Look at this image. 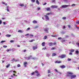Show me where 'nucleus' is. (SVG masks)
<instances>
[{
	"instance_id": "15",
	"label": "nucleus",
	"mask_w": 79,
	"mask_h": 79,
	"mask_svg": "<svg viewBox=\"0 0 79 79\" xmlns=\"http://www.w3.org/2000/svg\"><path fill=\"white\" fill-rule=\"evenodd\" d=\"M27 62H24L23 63L24 67H26V64H27Z\"/></svg>"
},
{
	"instance_id": "52",
	"label": "nucleus",
	"mask_w": 79,
	"mask_h": 79,
	"mask_svg": "<svg viewBox=\"0 0 79 79\" xmlns=\"http://www.w3.org/2000/svg\"><path fill=\"white\" fill-rule=\"evenodd\" d=\"M30 29V27H28L27 29V31H29Z\"/></svg>"
},
{
	"instance_id": "4",
	"label": "nucleus",
	"mask_w": 79,
	"mask_h": 79,
	"mask_svg": "<svg viewBox=\"0 0 79 79\" xmlns=\"http://www.w3.org/2000/svg\"><path fill=\"white\" fill-rule=\"evenodd\" d=\"M48 28L46 27L45 28V29L44 30V31L45 32H46V33H48Z\"/></svg>"
},
{
	"instance_id": "24",
	"label": "nucleus",
	"mask_w": 79,
	"mask_h": 79,
	"mask_svg": "<svg viewBox=\"0 0 79 79\" xmlns=\"http://www.w3.org/2000/svg\"><path fill=\"white\" fill-rule=\"evenodd\" d=\"M19 5L20 6L23 7V6H24V4H20Z\"/></svg>"
},
{
	"instance_id": "27",
	"label": "nucleus",
	"mask_w": 79,
	"mask_h": 79,
	"mask_svg": "<svg viewBox=\"0 0 79 79\" xmlns=\"http://www.w3.org/2000/svg\"><path fill=\"white\" fill-rule=\"evenodd\" d=\"M61 34H65V32H64V31H61Z\"/></svg>"
},
{
	"instance_id": "8",
	"label": "nucleus",
	"mask_w": 79,
	"mask_h": 79,
	"mask_svg": "<svg viewBox=\"0 0 79 79\" xmlns=\"http://www.w3.org/2000/svg\"><path fill=\"white\" fill-rule=\"evenodd\" d=\"M76 77V75H72L71 76V79H74V78H75V77Z\"/></svg>"
},
{
	"instance_id": "32",
	"label": "nucleus",
	"mask_w": 79,
	"mask_h": 79,
	"mask_svg": "<svg viewBox=\"0 0 79 79\" xmlns=\"http://www.w3.org/2000/svg\"><path fill=\"white\" fill-rule=\"evenodd\" d=\"M55 71H56V72H57V73H59V72H58V70L57 69H55Z\"/></svg>"
},
{
	"instance_id": "14",
	"label": "nucleus",
	"mask_w": 79,
	"mask_h": 79,
	"mask_svg": "<svg viewBox=\"0 0 79 79\" xmlns=\"http://www.w3.org/2000/svg\"><path fill=\"white\" fill-rule=\"evenodd\" d=\"M47 39V36H44L43 38L44 40H45V39Z\"/></svg>"
},
{
	"instance_id": "26",
	"label": "nucleus",
	"mask_w": 79,
	"mask_h": 79,
	"mask_svg": "<svg viewBox=\"0 0 79 79\" xmlns=\"http://www.w3.org/2000/svg\"><path fill=\"white\" fill-rule=\"evenodd\" d=\"M10 66V64H8L7 65H6V68H8Z\"/></svg>"
},
{
	"instance_id": "59",
	"label": "nucleus",
	"mask_w": 79,
	"mask_h": 79,
	"mask_svg": "<svg viewBox=\"0 0 79 79\" xmlns=\"http://www.w3.org/2000/svg\"><path fill=\"white\" fill-rule=\"evenodd\" d=\"M31 59L32 60H35V58H34V57H32L31 58Z\"/></svg>"
},
{
	"instance_id": "43",
	"label": "nucleus",
	"mask_w": 79,
	"mask_h": 79,
	"mask_svg": "<svg viewBox=\"0 0 79 79\" xmlns=\"http://www.w3.org/2000/svg\"><path fill=\"white\" fill-rule=\"evenodd\" d=\"M47 49L46 47L43 48L42 49V50H45Z\"/></svg>"
},
{
	"instance_id": "5",
	"label": "nucleus",
	"mask_w": 79,
	"mask_h": 79,
	"mask_svg": "<svg viewBox=\"0 0 79 79\" xmlns=\"http://www.w3.org/2000/svg\"><path fill=\"white\" fill-rule=\"evenodd\" d=\"M35 73H36V74H36V76H40V73H39V72H38L37 70L35 71Z\"/></svg>"
},
{
	"instance_id": "44",
	"label": "nucleus",
	"mask_w": 79,
	"mask_h": 79,
	"mask_svg": "<svg viewBox=\"0 0 79 79\" xmlns=\"http://www.w3.org/2000/svg\"><path fill=\"white\" fill-rule=\"evenodd\" d=\"M69 55H73V53H72L71 52H70L69 53Z\"/></svg>"
},
{
	"instance_id": "29",
	"label": "nucleus",
	"mask_w": 79,
	"mask_h": 79,
	"mask_svg": "<svg viewBox=\"0 0 79 79\" xmlns=\"http://www.w3.org/2000/svg\"><path fill=\"white\" fill-rule=\"evenodd\" d=\"M76 54L77 55H79V51H76Z\"/></svg>"
},
{
	"instance_id": "22",
	"label": "nucleus",
	"mask_w": 79,
	"mask_h": 79,
	"mask_svg": "<svg viewBox=\"0 0 79 79\" xmlns=\"http://www.w3.org/2000/svg\"><path fill=\"white\" fill-rule=\"evenodd\" d=\"M36 3H37V4L38 5H39L40 4V3L39 2V1H38V0H36Z\"/></svg>"
},
{
	"instance_id": "34",
	"label": "nucleus",
	"mask_w": 79,
	"mask_h": 79,
	"mask_svg": "<svg viewBox=\"0 0 79 79\" xmlns=\"http://www.w3.org/2000/svg\"><path fill=\"white\" fill-rule=\"evenodd\" d=\"M31 2H33V3H34L35 2V0H31Z\"/></svg>"
},
{
	"instance_id": "36",
	"label": "nucleus",
	"mask_w": 79,
	"mask_h": 79,
	"mask_svg": "<svg viewBox=\"0 0 79 79\" xmlns=\"http://www.w3.org/2000/svg\"><path fill=\"white\" fill-rule=\"evenodd\" d=\"M35 74V72H33V73H31V75H34V74Z\"/></svg>"
},
{
	"instance_id": "11",
	"label": "nucleus",
	"mask_w": 79,
	"mask_h": 79,
	"mask_svg": "<svg viewBox=\"0 0 79 79\" xmlns=\"http://www.w3.org/2000/svg\"><path fill=\"white\" fill-rule=\"evenodd\" d=\"M18 60H16L15 58L13 59L12 60H11V61H15V62H16L17 61H18Z\"/></svg>"
},
{
	"instance_id": "23",
	"label": "nucleus",
	"mask_w": 79,
	"mask_h": 79,
	"mask_svg": "<svg viewBox=\"0 0 79 79\" xmlns=\"http://www.w3.org/2000/svg\"><path fill=\"white\" fill-rule=\"evenodd\" d=\"M35 40H29V42H32L35 41Z\"/></svg>"
},
{
	"instance_id": "9",
	"label": "nucleus",
	"mask_w": 79,
	"mask_h": 79,
	"mask_svg": "<svg viewBox=\"0 0 79 79\" xmlns=\"http://www.w3.org/2000/svg\"><path fill=\"white\" fill-rule=\"evenodd\" d=\"M68 6H69V5H63L62 6V8H66V7H68Z\"/></svg>"
},
{
	"instance_id": "16",
	"label": "nucleus",
	"mask_w": 79,
	"mask_h": 79,
	"mask_svg": "<svg viewBox=\"0 0 79 79\" xmlns=\"http://www.w3.org/2000/svg\"><path fill=\"white\" fill-rule=\"evenodd\" d=\"M55 63H61V61H59L58 60H57L55 62Z\"/></svg>"
},
{
	"instance_id": "42",
	"label": "nucleus",
	"mask_w": 79,
	"mask_h": 79,
	"mask_svg": "<svg viewBox=\"0 0 79 79\" xmlns=\"http://www.w3.org/2000/svg\"><path fill=\"white\" fill-rule=\"evenodd\" d=\"M30 37H34V35L31 34H30Z\"/></svg>"
},
{
	"instance_id": "21",
	"label": "nucleus",
	"mask_w": 79,
	"mask_h": 79,
	"mask_svg": "<svg viewBox=\"0 0 79 79\" xmlns=\"http://www.w3.org/2000/svg\"><path fill=\"white\" fill-rule=\"evenodd\" d=\"M70 52H74V49H71L69 50Z\"/></svg>"
},
{
	"instance_id": "51",
	"label": "nucleus",
	"mask_w": 79,
	"mask_h": 79,
	"mask_svg": "<svg viewBox=\"0 0 79 79\" xmlns=\"http://www.w3.org/2000/svg\"><path fill=\"white\" fill-rule=\"evenodd\" d=\"M65 28H66V27H65V26H64L63 27V29H65Z\"/></svg>"
},
{
	"instance_id": "17",
	"label": "nucleus",
	"mask_w": 79,
	"mask_h": 79,
	"mask_svg": "<svg viewBox=\"0 0 79 79\" xmlns=\"http://www.w3.org/2000/svg\"><path fill=\"white\" fill-rule=\"evenodd\" d=\"M48 45L49 46H52L53 45V43H48Z\"/></svg>"
},
{
	"instance_id": "62",
	"label": "nucleus",
	"mask_w": 79,
	"mask_h": 79,
	"mask_svg": "<svg viewBox=\"0 0 79 79\" xmlns=\"http://www.w3.org/2000/svg\"><path fill=\"white\" fill-rule=\"evenodd\" d=\"M50 74H48V77H50Z\"/></svg>"
},
{
	"instance_id": "2",
	"label": "nucleus",
	"mask_w": 79,
	"mask_h": 79,
	"mask_svg": "<svg viewBox=\"0 0 79 79\" xmlns=\"http://www.w3.org/2000/svg\"><path fill=\"white\" fill-rule=\"evenodd\" d=\"M66 57L65 55H62L61 56H59V58H60L61 59H63V58H65Z\"/></svg>"
},
{
	"instance_id": "33",
	"label": "nucleus",
	"mask_w": 79,
	"mask_h": 79,
	"mask_svg": "<svg viewBox=\"0 0 79 79\" xmlns=\"http://www.w3.org/2000/svg\"><path fill=\"white\" fill-rule=\"evenodd\" d=\"M6 36V37H10L11 36V35H7Z\"/></svg>"
},
{
	"instance_id": "53",
	"label": "nucleus",
	"mask_w": 79,
	"mask_h": 79,
	"mask_svg": "<svg viewBox=\"0 0 79 79\" xmlns=\"http://www.w3.org/2000/svg\"><path fill=\"white\" fill-rule=\"evenodd\" d=\"M68 61H71V59L69 58V59H68Z\"/></svg>"
},
{
	"instance_id": "1",
	"label": "nucleus",
	"mask_w": 79,
	"mask_h": 79,
	"mask_svg": "<svg viewBox=\"0 0 79 79\" xmlns=\"http://www.w3.org/2000/svg\"><path fill=\"white\" fill-rule=\"evenodd\" d=\"M73 73L70 72H68L67 73L66 76H71V75H73Z\"/></svg>"
},
{
	"instance_id": "38",
	"label": "nucleus",
	"mask_w": 79,
	"mask_h": 79,
	"mask_svg": "<svg viewBox=\"0 0 79 79\" xmlns=\"http://www.w3.org/2000/svg\"><path fill=\"white\" fill-rule=\"evenodd\" d=\"M18 32H22V31H21V30H19L18 31Z\"/></svg>"
},
{
	"instance_id": "60",
	"label": "nucleus",
	"mask_w": 79,
	"mask_h": 79,
	"mask_svg": "<svg viewBox=\"0 0 79 79\" xmlns=\"http://www.w3.org/2000/svg\"><path fill=\"white\" fill-rule=\"evenodd\" d=\"M14 42V41L13 40H10V42Z\"/></svg>"
},
{
	"instance_id": "40",
	"label": "nucleus",
	"mask_w": 79,
	"mask_h": 79,
	"mask_svg": "<svg viewBox=\"0 0 79 79\" xmlns=\"http://www.w3.org/2000/svg\"><path fill=\"white\" fill-rule=\"evenodd\" d=\"M75 5H76L75 4H73L71 5V6H74Z\"/></svg>"
},
{
	"instance_id": "18",
	"label": "nucleus",
	"mask_w": 79,
	"mask_h": 79,
	"mask_svg": "<svg viewBox=\"0 0 79 79\" xmlns=\"http://www.w3.org/2000/svg\"><path fill=\"white\" fill-rule=\"evenodd\" d=\"M46 10L47 11H50V7H48L46 8Z\"/></svg>"
},
{
	"instance_id": "39",
	"label": "nucleus",
	"mask_w": 79,
	"mask_h": 79,
	"mask_svg": "<svg viewBox=\"0 0 79 79\" xmlns=\"http://www.w3.org/2000/svg\"><path fill=\"white\" fill-rule=\"evenodd\" d=\"M52 3H55V0H53L52 1Z\"/></svg>"
},
{
	"instance_id": "13",
	"label": "nucleus",
	"mask_w": 79,
	"mask_h": 79,
	"mask_svg": "<svg viewBox=\"0 0 79 79\" xmlns=\"http://www.w3.org/2000/svg\"><path fill=\"white\" fill-rule=\"evenodd\" d=\"M56 54L53 53L52 54V56H56Z\"/></svg>"
},
{
	"instance_id": "30",
	"label": "nucleus",
	"mask_w": 79,
	"mask_h": 79,
	"mask_svg": "<svg viewBox=\"0 0 79 79\" xmlns=\"http://www.w3.org/2000/svg\"><path fill=\"white\" fill-rule=\"evenodd\" d=\"M55 49H56V48L55 47H52L51 48V50H55Z\"/></svg>"
},
{
	"instance_id": "61",
	"label": "nucleus",
	"mask_w": 79,
	"mask_h": 79,
	"mask_svg": "<svg viewBox=\"0 0 79 79\" xmlns=\"http://www.w3.org/2000/svg\"><path fill=\"white\" fill-rule=\"evenodd\" d=\"M41 64H42V66H44V64H43V63H42Z\"/></svg>"
},
{
	"instance_id": "6",
	"label": "nucleus",
	"mask_w": 79,
	"mask_h": 79,
	"mask_svg": "<svg viewBox=\"0 0 79 79\" xmlns=\"http://www.w3.org/2000/svg\"><path fill=\"white\" fill-rule=\"evenodd\" d=\"M44 17H45L47 20H49V17H48V15H44Z\"/></svg>"
},
{
	"instance_id": "20",
	"label": "nucleus",
	"mask_w": 79,
	"mask_h": 79,
	"mask_svg": "<svg viewBox=\"0 0 79 79\" xmlns=\"http://www.w3.org/2000/svg\"><path fill=\"white\" fill-rule=\"evenodd\" d=\"M52 14H53V13H52V12H50L49 13H48L47 14H46V15H52Z\"/></svg>"
},
{
	"instance_id": "19",
	"label": "nucleus",
	"mask_w": 79,
	"mask_h": 79,
	"mask_svg": "<svg viewBox=\"0 0 79 79\" xmlns=\"http://www.w3.org/2000/svg\"><path fill=\"white\" fill-rule=\"evenodd\" d=\"M31 57H32V56L30 55V56H29L28 57V59H27V60H30V59H31Z\"/></svg>"
},
{
	"instance_id": "45",
	"label": "nucleus",
	"mask_w": 79,
	"mask_h": 79,
	"mask_svg": "<svg viewBox=\"0 0 79 79\" xmlns=\"http://www.w3.org/2000/svg\"><path fill=\"white\" fill-rule=\"evenodd\" d=\"M17 67H21V65L19 64H18L17 65Z\"/></svg>"
},
{
	"instance_id": "12",
	"label": "nucleus",
	"mask_w": 79,
	"mask_h": 79,
	"mask_svg": "<svg viewBox=\"0 0 79 79\" xmlns=\"http://www.w3.org/2000/svg\"><path fill=\"white\" fill-rule=\"evenodd\" d=\"M45 42H43L42 44V45L43 47L45 46Z\"/></svg>"
},
{
	"instance_id": "48",
	"label": "nucleus",
	"mask_w": 79,
	"mask_h": 79,
	"mask_svg": "<svg viewBox=\"0 0 79 79\" xmlns=\"http://www.w3.org/2000/svg\"><path fill=\"white\" fill-rule=\"evenodd\" d=\"M11 50L10 49L7 50V52H9V51H11Z\"/></svg>"
},
{
	"instance_id": "46",
	"label": "nucleus",
	"mask_w": 79,
	"mask_h": 79,
	"mask_svg": "<svg viewBox=\"0 0 79 79\" xmlns=\"http://www.w3.org/2000/svg\"><path fill=\"white\" fill-rule=\"evenodd\" d=\"M56 43L55 42L54 43H53V45H56Z\"/></svg>"
},
{
	"instance_id": "31",
	"label": "nucleus",
	"mask_w": 79,
	"mask_h": 79,
	"mask_svg": "<svg viewBox=\"0 0 79 79\" xmlns=\"http://www.w3.org/2000/svg\"><path fill=\"white\" fill-rule=\"evenodd\" d=\"M48 74H49V73H51V71L50 70H48Z\"/></svg>"
},
{
	"instance_id": "55",
	"label": "nucleus",
	"mask_w": 79,
	"mask_h": 79,
	"mask_svg": "<svg viewBox=\"0 0 79 79\" xmlns=\"http://www.w3.org/2000/svg\"><path fill=\"white\" fill-rule=\"evenodd\" d=\"M20 47V45H17V47Z\"/></svg>"
},
{
	"instance_id": "58",
	"label": "nucleus",
	"mask_w": 79,
	"mask_h": 79,
	"mask_svg": "<svg viewBox=\"0 0 79 79\" xmlns=\"http://www.w3.org/2000/svg\"><path fill=\"white\" fill-rule=\"evenodd\" d=\"M38 27H39L38 26H36V27H35V29H36V28H38Z\"/></svg>"
},
{
	"instance_id": "35",
	"label": "nucleus",
	"mask_w": 79,
	"mask_h": 79,
	"mask_svg": "<svg viewBox=\"0 0 79 79\" xmlns=\"http://www.w3.org/2000/svg\"><path fill=\"white\" fill-rule=\"evenodd\" d=\"M62 42H65V40H61Z\"/></svg>"
},
{
	"instance_id": "50",
	"label": "nucleus",
	"mask_w": 79,
	"mask_h": 79,
	"mask_svg": "<svg viewBox=\"0 0 79 79\" xmlns=\"http://www.w3.org/2000/svg\"><path fill=\"white\" fill-rule=\"evenodd\" d=\"M29 35V34L28 33V34H26L25 35V36H27V35Z\"/></svg>"
},
{
	"instance_id": "56",
	"label": "nucleus",
	"mask_w": 79,
	"mask_h": 79,
	"mask_svg": "<svg viewBox=\"0 0 79 79\" xmlns=\"http://www.w3.org/2000/svg\"><path fill=\"white\" fill-rule=\"evenodd\" d=\"M2 23V20H0V24H1Z\"/></svg>"
},
{
	"instance_id": "49",
	"label": "nucleus",
	"mask_w": 79,
	"mask_h": 79,
	"mask_svg": "<svg viewBox=\"0 0 79 79\" xmlns=\"http://www.w3.org/2000/svg\"><path fill=\"white\" fill-rule=\"evenodd\" d=\"M3 47H4V48H6V47H7V46L4 45L3 46Z\"/></svg>"
},
{
	"instance_id": "28",
	"label": "nucleus",
	"mask_w": 79,
	"mask_h": 79,
	"mask_svg": "<svg viewBox=\"0 0 79 79\" xmlns=\"http://www.w3.org/2000/svg\"><path fill=\"white\" fill-rule=\"evenodd\" d=\"M7 9H6V10H7V11H8H8H9V9H8V8H9V7L7 6L6 7Z\"/></svg>"
},
{
	"instance_id": "37",
	"label": "nucleus",
	"mask_w": 79,
	"mask_h": 79,
	"mask_svg": "<svg viewBox=\"0 0 79 79\" xmlns=\"http://www.w3.org/2000/svg\"><path fill=\"white\" fill-rule=\"evenodd\" d=\"M62 39V38H61V37H59V38H58L57 39L58 40H61V39Z\"/></svg>"
},
{
	"instance_id": "25",
	"label": "nucleus",
	"mask_w": 79,
	"mask_h": 79,
	"mask_svg": "<svg viewBox=\"0 0 79 79\" xmlns=\"http://www.w3.org/2000/svg\"><path fill=\"white\" fill-rule=\"evenodd\" d=\"M33 23H34V24H36V23H37V22L35 20H34L33 22Z\"/></svg>"
},
{
	"instance_id": "63",
	"label": "nucleus",
	"mask_w": 79,
	"mask_h": 79,
	"mask_svg": "<svg viewBox=\"0 0 79 79\" xmlns=\"http://www.w3.org/2000/svg\"><path fill=\"white\" fill-rule=\"evenodd\" d=\"M77 45H78V47H79V43L77 44Z\"/></svg>"
},
{
	"instance_id": "64",
	"label": "nucleus",
	"mask_w": 79,
	"mask_h": 79,
	"mask_svg": "<svg viewBox=\"0 0 79 79\" xmlns=\"http://www.w3.org/2000/svg\"><path fill=\"white\" fill-rule=\"evenodd\" d=\"M3 24L4 25H5L6 24L5 22H3Z\"/></svg>"
},
{
	"instance_id": "57",
	"label": "nucleus",
	"mask_w": 79,
	"mask_h": 79,
	"mask_svg": "<svg viewBox=\"0 0 79 79\" xmlns=\"http://www.w3.org/2000/svg\"><path fill=\"white\" fill-rule=\"evenodd\" d=\"M68 27H69V28H71V25H68Z\"/></svg>"
},
{
	"instance_id": "54",
	"label": "nucleus",
	"mask_w": 79,
	"mask_h": 79,
	"mask_svg": "<svg viewBox=\"0 0 79 79\" xmlns=\"http://www.w3.org/2000/svg\"><path fill=\"white\" fill-rule=\"evenodd\" d=\"M40 10V7L38 8V9H37L38 10Z\"/></svg>"
},
{
	"instance_id": "41",
	"label": "nucleus",
	"mask_w": 79,
	"mask_h": 79,
	"mask_svg": "<svg viewBox=\"0 0 79 79\" xmlns=\"http://www.w3.org/2000/svg\"><path fill=\"white\" fill-rule=\"evenodd\" d=\"M3 42H5V41L2 40L1 41V43H3Z\"/></svg>"
},
{
	"instance_id": "47",
	"label": "nucleus",
	"mask_w": 79,
	"mask_h": 79,
	"mask_svg": "<svg viewBox=\"0 0 79 79\" xmlns=\"http://www.w3.org/2000/svg\"><path fill=\"white\" fill-rule=\"evenodd\" d=\"M63 19H66V17H64L62 18Z\"/></svg>"
},
{
	"instance_id": "10",
	"label": "nucleus",
	"mask_w": 79,
	"mask_h": 79,
	"mask_svg": "<svg viewBox=\"0 0 79 79\" xmlns=\"http://www.w3.org/2000/svg\"><path fill=\"white\" fill-rule=\"evenodd\" d=\"M33 48L34 50H36V49H37V46H33Z\"/></svg>"
},
{
	"instance_id": "7",
	"label": "nucleus",
	"mask_w": 79,
	"mask_h": 79,
	"mask_svg": "<svg viewBox=\"0 0 79 79\" xmlns=\"http://www.w3.org/2000/svg\"><path fill=\"white\" fill-rule=\"evenodd\" d=\"M60 68H61L62 69H64V68H66V66L64 65H62L60 66Z\"/></svg>"
},
{
	"instance_id": "3",
	"label": "nucleus",
	"mask_w": 79,
	"mask_h": 79,
	"mask_svg": "<svg viewBox=\"0 0 79 79\" xmlns=\"http://www.w3.org/2000/svg\"><path fill=\"white\" fill-rule=\"evenodd\" d=\"M51 8H58V6L56 5H52L51 6Z\"/></svg>"
}]
</instances>
